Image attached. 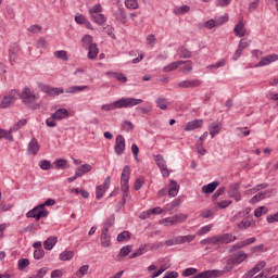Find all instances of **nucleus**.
<instances>
[{"label":"nucleus","mask_w":278,"mask_h":278,"mask_svg":"<svg viewBox=\"0 0 278 278\" xmlns=\"http://www.w3.org/2000/svg\"><path fill=\"white\" fill-rule=\"evenodd\" d=\"M70 113L67 109H58L54 113L51 114V118L54 121H64V118H68Z\"/></svg>","instance_id":"2eb2a0df"},{"label":"nucleus","mask_w":278,"mask_h":278,"mask_svg":"<svg viewBox=\"0 0 278 278\" xmlns=\"http://www.w3.org/2000/svg\"><path fill=\"white\" fill-rule=\"evenodd\" d=\"M278 61V54H268L261 59V61L255 65V68H260L262 66H268L269 64H273V62Z\"/></svg>","instance_id":"ddd939ff"},{"label":"nucleus","mask_w":278,"mask_h":278,"mask_svg":"<svg viewBox=\"0 0 278 278\" xmlns=\"http://www.w3.org/2000/svg\"><path fill=\"white\" fill-rule=\"evenodd\" d=\"M184 64V61H175L170 64L163 67V73H170L173 71H177L181 65Z\"/></svg>","instance_id":"bb28decb"},{"label":"nucleus","mask_w":278,"mask_h":278,"mask_svg":"<svg viewBox=\"0 0 278 278\" xmlns=\"http://www.w3.org/2000/svg\"><path fill=\"white\" fill-rule=\"evenodd\" d=\"M27 125V119H20L14 126L11 127V131H18L21 127H25Z\"/></svg>","instance_id":"4d7b16f0"},{"label":"nucleus","mask_w":278,"mask_h":278,"mask_svg":"<svg viewBox=\"0 0 278 278\" xmlns=\"http://www.w3.org/2000/svg\"><path fill=\"white\" fill-rule=\"evenodd\" d=\"M39 168H41V170H51V161L49 160L40 161Z\"/></svg>","instance_id":"13d9d810"},{"label":"nucleus","mask_w":278,"mask_h":278,"mask_svg":"<svg viewBox=\"0 0 278 278\" xmlns=\"http://www.w3.org/2000/svg\"><path fill=\"white\" fill-rule=\"evenodd\" d=\"M27 31H29V34H40L42 31V26L38 24L30 25L27 28Z\"/></svg>","instance_id":"5fc2aeb1"},{"label":"nucleus","mask_w":278,"mask_h":278,"mask_svg":"<svg viewBox=\"0 0 278 278\" xmlns=\"http://www.w3.org/2000/svg\"><path fill=\"white\" fill-rule=\"evenodd\" d=\"M81 43H83L84 49H88L89 47H92L94 45V42H92V36L85 35L81 38Z\"/></svg>","instance_id":"ea45409f"},{"label":"nucleus","mask_w":278,"mask_h":278,"mask_svg":"<svg viewBox=\"0 0 278 278\" xmlns=\"http://www.w3.org/2000/svg\"><path fill=\"white\" fill-rule=\"evenodd\" d=\"M142 103V99L138 98H121L117 101H114L111 104H103L101 106V110L104 112H112L114 110H123V109H129V108H136V105H140Z\"/></svg>","instance_id":"f257e3e1"},{"label":"nucleus","mask_w":278,"mask_h":278,"mask_svg":"<svg viewBox=\"0 0 278 278\" xmlns=\"http://www.w3.org/2000/svg\"><path fill=\"white\" fill-rule=\"evenodd\" d=\"M34 257L35 260H42V257H45V250L43 249L35 250Z\"/></svg>","instance_id":"774afa93"},{"label":"nucleus","mask_w":278,"mask_h":278,"mask_svg":"<svg viewBox=\"0 0 278 278\" xmlns=\"http://www.w3.org/2000/svg\"><path fill=\"white\" fill-rule=\"evenodd\" d=\"M113 16L115 21H117L122 25H125V23H127V13L125 12V8H123V5H119L117 10L114 11Z\"/></svg>","instance_id":"9b49d317"},{"label":"nucleus","mask_w":278,"mask_h":278,"mask_svg":"<svg viewBox=\"0 0 278 278\" xmlns=\"http://www.w3.org/2000/svg\"><path fill=\"white\" fill-rule=\"evenodd\" d=\"M235 36H237L238 38H244V36H247V28H244V23L243 22H239L235 28Z\"/></svg>","instance_id":"412c9836"},{"label":"nucleus","mask_w":278,"mask_h":278,"mask_svg":"<svg viewBox=\"0 0 278 278\" xmlns=\"http://www.w3.org/2000/svg\"><path fill=\"white\" fill-rule=\"evenodd\" d=\"M125 5L128 10H138L140 8L138 0H125Z\"/></svg>","instance_id":"49530a36"},{"label":"nucleus","mask_w":278,"mask_h":278,"mask_svg":"<svg viewBox=\"0 0 278 278\" xmlns=\"http://www.w3.org/2000/svg\"><path fill=\"white\" fill-rule=\"evenodd\" d=\"M110 184H112V177L106 176L103 185L96 187V199L101 201V198L104 197L105 192L110 189Z\"/></svg>","instance_id":"423d86ee"},{"label":"nucleus","mask_w":278,"mask_h":278,"mask_svg":"<svg viewBox=\"0 0 278 278\" xmlns=\"http://www.w3.org/2000/svg\"><path fill=\"white\" fill-rule=\"evenodd\" d=\"M88 270H90V265H83L78 271H76L77 278H83L85 275H88Z\"/></svg>","instance_id":"09e8293b"},{"label":"nucleus","mask_w":278,"mask_h":278,"mask_svg":"<svg viewBox=\"0 0 278 278\" xmlns=\"http://www.w3.org/2000/svg\"><path fill=\"white\" fill-rule=\"evenodd\" d=\"M156 40L157 39L155 38V35H153V34L148 35L147 38H146L147 45L149 47H155Z\"/></svg>","instance_id":"e2e57ef3"},{"label":"nucleus","mask_w":278,"mask_h":278,"mask_svg":"<svg viewBox=\"0 0 278 278\" xmlns=\"http://www.w3.org/2000/svg\"><path fill=\"white\" fill-rule=\"evenodd\" d=\"M236 131H239V138H247V136H251V130H249V127H237Z\"/></svg>","instance_id":"c03bdc74"},{"label":"nucleus","mask_w":278,"mask_h":278,"mask_svg":"<svg viewBox=\"0 0 278 278\" xmlns=\"http://www.w3.org/2000/svg\"><path fill=\"white\" fill-rule=\"evenodd\" d=\"M188 12H190V8L188 5H181L174 9V14H176V16H179L181 14H188Z\"/></svg>","instance_id":"de8ad7c7"},{"label":"nucleus","mask_w":278,"mask_h":278,"mask_svg":"<svg viewBox=\"0 0 278 278\" xmlns=\"http://www.w3.org/2000/svg\"><path fill=\"white\" fill-rule=\"evenodd\" d=\"M129 238H130L129 231L125 230L119 235H117V242H125V240H129Z\"/></svg>","instance_id":"680f3d73"},{"label":"nucleus","mask_w":278,"mask_h":278,"mask_svg":"<svg viewBox=\"0 0 278 278\" xmlns=\"http://www.w3.org/2000/svg\"><path fill=\"white\" fill-rule=\"evenodd\" d=\"M38 151H40L38 140H36V138H33L28 143V153H30V155H38Z\"/></svg>","instance_id":"5701e85b"},{"label":"nucleus","mask_w":278,"mask_h":278,"mask_svg":"<svg viewBox=\"0 0 278 278\" xmlns=\"http://www.w3.org/2000/svg\"><path fill=\"white\" fill-rule=\"evenodd\" d=\"M213 227H214L213 224L203 226L200 230H198V236H205V233H210V231H212Z\"/></svg>","instance_id":"6e6d98bb"},{"label":"nucleus","mask_w":278,"mask_h":278,"mask_svg":"<svg viewBox=\"0 0 278 278\" xmlns=\"http://www.w3.org/2000/svg\"><path fill=\"white\" fill-rule=\"evenodd\" d=\"M90 18L93 23H96V25H105V23L108 22V17H105V15L102 13L91 15Z\"/></svg>","instance_id":"a878e982"},{"label":"nucleus","mask_w":278,"mask_h":278,"mask_svg":"<svg viewBox=\"0 0 278 278\" xmlns=\"http://www.w3.org/2000/svg\"><path fill=\"white\" fill-rule=\"evenodd\" d=\"M201 84H203V80L201 79H186V80H181L179 83H177V87L178 88H199L201 86Z\"/></svg>","instance_id":"1a4fd4ad"},{"label":"nucleus","mask_w":278,"mask_h":278,"mask_svg":"<svg viewBox=\"0 0 278 278\" xmlns=\"http://www.w3.org/2000/svg\"><path fill=\"white\" fill-rule=\"evenodd\" d=\"M263 268H266V262L261 261L252 269H250L247 274H244L242 278L255 277V275H257L260 270H263Z\"/></svg>","instance_id":"4468645a"},{"label":"nucleus","mask_w":278,"mask_h":278,"mask_svg":"<svg viewBox=\"0 0 278 278\" xmlns=\"http://www.w3.org/2000/svg\"><path fill=\"white\" fill-rule=\"evenodd\" d=\"M54 164H55L56 168L64 169V168H66L67 162H66V160H64V159H59V160H56V161L54 162Z\"/></svg>","instance_id":"338daca9"},{"label":"nucleus","mask_w":278,"mask_h":278,"mask_svg":"<svg viewBox=\"0 0 278 278\" xmlns=\"http://www.w3.org/2000/svg\"><path fill=\"white\" fill-rule=\"evenodd\" d=\"M225 190H227L226 187H220L215 191V193L212 195L213 203H216V201H218V197H223V194H225Z\"/></svg>","instance_id":"8fccbe9b"},{"label":"nucleus","mask_w":278,"mask_h":278,"mask_svg":"<svg viewBox=\"0 0 278 278\" xmlns=\"http://www.w3.org/2000/svg\"><path fill=\"white\" fill-rule=\"evenodd\" d=\"M134 249V245H124L121 250L119 253L117 255V260H122L123 257H127V255H129L131 253Z\"/></svg>","instance_id":"473e14b6"},{"label":"nucleus","mask_w":278,"mask_h":278,"mask_svg":"<svg viewBox=\"0 0 278 278\" xmlns=\"http://www.w3.org/2000/svg\"><path fill=\"white\" fill-rule=\"evenodd\" d=\"M177 55L184 60H190V58H192V52L188 50V48L181 46L177 49Z\"/></svg>","instance_id":"393cba45"},{"label":"nucleus","mask_w":278,"mask_h":278,"mask_svg":"<svg viewBox=\"0 0 278 278\" xmlns=\"http://www.w3.org/2000/svg\"><path fill=\"white\" fill-rule=\"evenodd\" d=\"M266 188H268V184L263 182V184H260V185L253 187L252 189L248 190L247 193L255 194V192H260V190H266Z\"/></svg>","instance_id":"37998d69"},{"label":"nucleus","mask_w":278,"mask_h":278,"mask_svg":"<svg viewBox=\"0 0 278 278\" xmlns=\"http://www.w3.org/2000/svg\"><path fill=\"white\" fill-rule=\"evenodd\" d=\"M125 137L123 135H118L115 139V146H114V151L116 155H123L125 153Z\"/></svg>","instance_id":"9d476101"},{"label":"nucleus","mask_w":278,"mask_h":278,"mask_svg":"<svg viewBox=\"0 0 278 278\" xmlns=\"http://www.w3.org/2000/svg\"><path fill=\"white\" fill-rule=\"evenodd\" d=\"M114 220H115L114 216L109 217L103 226L102 231H110V227L114 225Z\"/></svg>","instance_id":"052dcab7"},{"label":"nucleus","mask_w":278,"mask_h":278,"mask_svg":"<svg viewBox=\"0 0 278 278\" xmlns=\"http://www.w3.org/2000/svg\"><path fill=\"white\" fill-rule=\"evenodd\" d=\"M49 215V211L45 207V205H38L30 210L27 214V218H36V220H40V218H47Z\"/></svg>","instance_id":"7ed1b4c3"},{"label":"nucleus","mask_w":278,"mask_h":278,"mask_svg":"<svg viewBox=\"0 0 278 278\" xmlns=\"http://www.w3.org/2000/svg\"><path fill=\"white\" fill-rule=\"evenodd\" d=\"M228 197L229 199H235V201L237 202L242 201V193H240V184L235 182L229 186Z\"/></svg>","instance_id":"6e6552de"},{"label":"nucleus","mask_w":278,"mask_h":278,"mask_svg":"<svg viewBox=\"0 0 278 278\" xmlns=\"http://www.w3.org/2000/svg\"><path fill=\"white\" fill-rule=\"evenodd\" d=\"M129 177H131V167H129V165H126L123 168L122 176H121V190H122V192H128L129 191Z\"/></svg>","instance_id":"20e7f679"},{"label":"nucleus","mask_w":278,"mask_h":278,"mask_svg":"<svg viewBox=\"0 0 278 278\" xmlns=\"http://www.w3.org/2000/svg\"><path fill=\"white\" fill-rule=\"evenodd\" d=\"M55 244H58V237H49L43 242V249H46V251H51Z\"/></svg>","instance_id":"c85d7f7f"},{"label":"nucleus","mask_w":278,"mask_h":278,"mask_svg":"<svg viewBox=\"0 0 278 278\" xmlns=\"http://www.w3.org/2000/svg\"><path fill=\"white\" fill-rule=\"evenodd\" d=\"M248 257L249 254H247L244 251H239L229 256L235 266H240V264H242V262H245Z\"/></svg>","instance_id":"f8f14e48"},{"label":"nucleus","mask_w":278,"mask_h":278,"mask_svg":"<svg viewBox=\"0 0 278 278\" xmlns=\"http://www.w3.org/2000/svg\"><path fill=\"white\" fill-rule=\"evenodd\" d=\"M36 47L37 49H47V39L45 37H40L37 40Z\"/></svg>","instance_id":"69168bd1"},{"label":"nucleus","mask_w":278,"mask_h":278,"mask_svg":"<svg viewBox=\"0 0 278 278\" xmlns=\"http://www.w3.org/2000/svg\"><path fill=\"white\" fill-rule=\"evenodd\" d=\"M236 240H238V237L231 233L219 235L220 244H231V242H236Z\"/></svg>","instance_id":"aec40b11"},{"label":"nucleus","mask_w":278,"mask_h":278,"mask_svg":"<svg viewBox=\"0 0 278 278\" xmlns=\"http://www.w3.org/2000/svg\"><path fill=\"white\" fill-rule=\"evenodd\" d=\"M174 223L176 225H181V223H186L188 220V214L179 213L173 216Z\"/></svg>","instance_id":"58836bf2"},{"label":"nucleus","mask_w":278,"mask_h":278,"mask_svg":"<svg viewBox=\"0 0 278 278\" xmlns=\"http://www.w3.org/2000/svg\"><path fill=\"white\" fill-rule=\"evenodd\" d=\"M10 105H12V97L5 96L1 101L0 108L5 110L7 108H10Z\"/></svg>","instance_id":"603ef678"},{"label":"nucleus","mask_w":278,"mask_h":278,"mask_svg":"<svg viewBox=\"0 0 278 278\" xmlns=\"http://www.w3.org/2000/svg\"><path fill=\"white\" fill-rule=\"evenodd\" d=\"M155 103H156V106L160 109V110H168V104L166 102V98H157L155 100Z\"/></svg>","instance_id":"a18cd8bd"},{"label":"nucleus","mask_w":278,"mask_h":278,"mask_svg":"<svg viewBox=\"0 0 278 278\" xmlns=\"http://www.w3.org/2000/svg\"><path fill=\"white\" fill-rule=\"evenodd\" d=\"M154 162L159 166L163 177L170 176V172L168 170V166L166 165V161L162 154L154 155Z\"/></svg>","instance_id":"0eeeda50"},{"label":"nucleus","mask_w":278,"mask_h":278,"mask_svg":"<svg viewBox=\"0 0 278 278\" xmlns=\"http://www.w3.org/2000/svg\"><path fill=\"white\" fill-rule=\"evenodd\" d=\"M179 194V185L174 179L169 180L168 197H177Z\"/></svg>","instance_id":"b1692460"},{"label":"nucleus","mask_w":278,"mask_h":278,"mask_svg":"<svg viewBox=\"0 0 278 278\" xmlns=\"http://www.w3.org/2000/svg\"><path fill=\"white\" fill-rule=\"evenodd\" d=\"M38 86L40 91L48 94V97H60V94H64V88L51 87L42 83H40Z\"/></svg>","instance_id":"39448f33"},{"label":"nucleus","mask_w":278,"mask_h":278,"mask_svg":"<svg viewBox=\"0 0 278 278\" xmlns=\"http://www.w3.org/2000/svg\"><path fill=\"white\" fill-rule=\"evenodd\" d=\"M224 21H214V20H208L206 21L202 27H205L206 29H214V27H220V25H225L227 23V17H223Z\"/></svg>","instance_id":"a211bd4d"},{"label":"nucleus","mask_w":278,"mask_h":278,"mask_svg":"<svg viewBox=\"0 0 278 278\" xmlns=\"http://www.w3.org/2000/svg\"><path fill=\"white\" fill-rule=\"evenodd\" d=\"M12 128H10V130H4L0 128V140L1 138H4L5 140H9L10 142L14 141V137L12 136Z\"/></svg>","instance_id":"c9c22d12"},{"label":"nucleus","mask_w":278,"mask_h":278,"mask_svg":"<svg viewBox=\"0 0 278 278\" xmlns=\"http://www.w3.org/2000/svg\"><path fill=\"white\" fill-rule=\"evenodd\" d=\"M182 64H185L184 67L180 68V73H182L184 75H190V73H192V61L188 60V61H182Z\"/></svg>","instance_id":"f704fd0d"},{"label":"nucleus","mask_w":278,"mask_h":278,"mask_svg":"<svg viewBox=\"0 0 278 278\" xmlns=\"http://www.w3.org/2000/svg\"><path fill=\"white\" fill-rule=\"evenodd\" d=\"M100 242L101 247L104 249H108L112 245V237L108 233V231L102 230V233L100 236Z\"/></svg>","instance_id":"6ab92c4d"},{"label":"nucleus","mask_w":278,"mask_h":278,"mask_svg":"<svg viewBox=\"0 0 278 278\" xmlns=\"http://www.w3.org/2000/svg\"><path fill=\"white\" fill-rule=\"evenodd\" d=\"M108 77H114L117 79V81H121V84H125L127 81V76L123 73L117 72H106Z\"/></svg>","instance_id":"cd10ccee"},{"label":"nucleus","mask_w":278,"mask_h":278,"mask_svg":"<svg viewBox=\"0 0 278 278\" xmlns=\"http://www.w3.org/2000/svg\"><path fill=\"white\" fill-rule=\"evenodd\" d=\"M159 225H164V227H174L175 225V217H166L159 220Z\"/></svg>","instance_id":"79ce46f5"},{"label":"nucleus","mask_w":278,"mask_h":278,"mask_svg":"<svg viewBox=\"0 0 278 278\" xmlns=\"http://www.w3.org/2000/svg\"><path fill=\"white\" fill-rule=\"evenodd\" d=\"M222 129H223L222 123H212L208 126V131H210V135L212 136V138H214L215 136H218V134H220Z\"/></svg>","instance_id":"4be33fe9"},{"label":"nucleus","mask_w":278,"mask_h":278,"mask_svg":"<svg viewBox=\"0 0 278 278\" xmlns=\"http://www.w3.org/2000/svg\"><path fill=\"white\" fill-rule=\"evenodd\" d=\"M197 236L194 235H187V236H178L179 244H186V242L190 243L195 240Z\"/></svg>","instance_id":"e433bc0d"},{"label":"nucleus","mask_w":278,"mask_h":278,"mask_svg":"<svg viewBox=\"0 0 278 278\" xmlns=\"http://www.w3.org/2000/svg\"><path fill=\"white\" fill-rule=\"evenodd\" d=\"M218 188V181H213L210 182L208 185H205L202 187V192L204 194H212V192H214V190H216Z\"/></svg>","instance_id":"c756f323"},{"label":"nucleus","mask_w":278,"mask_h":278,"mask_svg":"<svg viewBox=\"0 0 278 278\" xmlns=\"http://www.w3.org/2000/svg\"><path fill=\"white\" fill-rule=\"evenodd\" d=\"M18 270H25L27 266H29V260L28 258H20L17 261Z\"/></svg>","instance_id":"864d4df0"},{"label":"nucleus","mask_w":278,"mask_h":278,"mask_svg":"<svg viewBox=\"0 0 278 278\" xmlns=\"http://www.w3.org/2000/svg\"><path fill=\"white\" fill-rule=\"evenodd\" d=\"M87 49H88L87 58L89 60H96L97 56L99 55V48L97 47V43H93L92 46H90Z\"/></svg>","instance_id":"2f4dec72"},{"label":"nucleus","mask_w":278,"mask_h":278,"mask_svg":"<svg viewBox=\"0 0 278 278\" xmlns=\"http://www.w3.org/2000/svg\"><path fill=\"white\" fill-rule=\"evenodd\" d=\"M200 244H203V245L213 244V247H220V235L207 237L206 239L201 240Z\"/></svg>","instance_id":"f3484780"},{"label":"nucleus","mask_w":278,"mask_h":278,"mask_svg":"<svg viewBox=\"0 0 278 278\" xmlns=\"http://www.w3.org/2000/svg\"><path fill=\"white\" fill-rule=\"evenodd\" d=\"M88 86H71L64 92L66 94H76V92H84V90H88Z\"/></svg>","instance_id":"7c9ffc66"},{"label":"nucleus","mask_w":278,"mask_h":278,"mask_svg":"<svg viewBox=\"0 0 278 278\" xmlns=\"http://www.w3.org/2000/svg\"><path fill=\"white\" fill-rule=\"evenodd\" d=\"M198 273H199V269L194 267H189L182 271V277H192L193 275L194 277H197Z\"/></svg>","instance_id":"3c124183"},{"label":"nucleus","mask_w":278,"mask_h":278,"mask_svg":"<svg viewBox=\"0 0 278 278\" xmlns=\"http://www.w3.org/2000/svg\"><path fill=\"white\" fill-rule=\"evenodd\" d=\"M103 12V7L101 3H97L89 9V16H94L96 14H101Z\"/></svg>","instance_id":"a19ab883"},{"label":"nucleus","mask_w":278,"mask_h":278,"mask_svg":"<svg viewBox=\"0 0 278 278\" xmlns=\"http://www.w3.org/2000/svg\"><path fill=\"white\" fill-rule=\"evenodd\" d=\"M73 257H75V252L73 251H63L59 255L61 262H70V260H73Z\"/></svg>","instance_id":"72a5a7b5"},{"label":"nucleus","mask_w":278,"mask_h":278,"mask_svg":"<svg viewBox=\"0 0 278 278\" xmlns=\"http://www.w3.org/2000/svg\"><path fill=\"white\" fill-rule=\"evenodd\" d=\"M54 58L58 60H63V62H68V53L65 50H58L53 52Z\"/></svg>","instance_id":"4c0bfd02"},{"label":"nucleus","mask_w":278,"mask_h":278,"mask_svg":"<svg viewBox=\"0 0 278 278\" xmlns=\"http://www.w3.org/2000/svg\"><path fill=\"white\" fill-rule=\"evenodd\" d=\"M21 99L26 108H29L30 110L38 109V102H36V93L31 92V89H29V87L23 88Z\"/></svg>","instance_id":"f03ea898"},{"label":"nucleus","mask_w":278,"mask_h":278,"mask_svg":"<svg viewBox=\"0 0 278 278\" xmlns=\"http://www.w3.org/2000/svg\"><path fill=\"white\" fill-rule=\"evenodd\" d=\"M203 127V119H193L186 124L185 131H194V129H201Z\"/></svg>","instance_id":"dca6fc26"},{"label":"nucleus","mask_w":278,"mask_h":278,"mask_svg":"<svg viewBox=\"0 0 278 278\" xmlns=\"http://www.w3.org/2000/svg\"><path fill=\"white\" fill-rule=\"evenodd\" d=\"M225 64H227V60L220 59L215 64L208 65L207 68H210V70H212V68H223V66H225Z\"/></svg>","instance_id":"bf43d9fd"},{"label":"nucleus","mask_w":278,"mask_h":278,"mask_svg":"<svg viewBox=\"0 0 278 278\" xmlns=\"http://www.w3.org/2000/svg\"><path fill=\"white\" fill-rule=\"evenodd\" d=\"M238 229H249L251 227V220L243 219L237 225Z\"/></svg>","instance_id":"0e129e2a"}]
</instances>
